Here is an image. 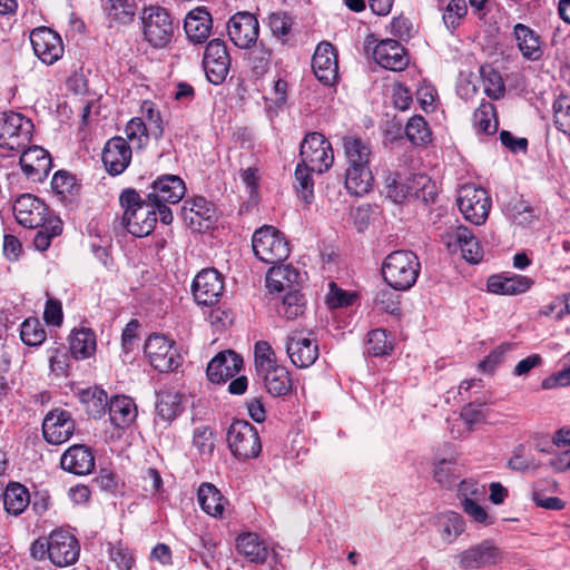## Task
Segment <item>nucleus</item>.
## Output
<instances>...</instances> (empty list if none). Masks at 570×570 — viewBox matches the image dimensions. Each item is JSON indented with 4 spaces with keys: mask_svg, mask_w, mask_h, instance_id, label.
I'll use <instances>...</instances> for the list:
<instances>
[{
    "mask_svg": "<svg viewBox=\"0 0 570 570\" xmlns=\"http://www.w3.org/2000/svg\"><path fill=\"white\" fill-rule=\"evenodd\" d=\"M286 353L295 366L306 368L318 358V344L314 338L295 331L287 336Z\"/></svg>",
    "mask_w": 570,
    "mask_h": 570,
    "instance_id": "obj_17",
    "label": "nucleus"
},
{
    "mask_svg": "<svg viewBox=\"0 0 570 570\" xmlns=\"http://www.w3.org/2000/svg\"><path fill=\"white\" fill-rule=\"evenodd\" d=\"M30 42L35 55L46 65H52L63 55L61 37L50 28L39 27L31 31Z\"/></svg>",
    "mask_w": 570,
    "mask_h": 570,
    "instance_id": "obj_13",
    "label": "nucleus"
},
{
    "mask_svg": "<svg viewBox=\"0 0 570 570\" xmlns=\"http://www.w3.org/2000/svg\"><path fill=\"white\" fill-rule=\"evenodd\" d=\"M187 202L185 203V206L183 207V215L185 219H189L191 224H194V215L200 218L209 219L212 217L213 208L212 205L203 197L195 198L190 203V207L187 208L186 206Z\"/></svg>",
    "mask_w": 570,
    "mask_h": 570,
    "instance_id": "obj_59",
    "label": "nucleus"
},
{
    "mask_svg": "<svg viewBox=\"0 0 570 570\" xmlns=\"http://www.w3.org/2000/svg\"><path fill=\"white\" fill-rule=\"evenodd\" d=\"M35 235L33 244L38 250H46L51 243V239L62 232V222L58 217H50L48 222L38 227Z\"/></svg>",
    "mask_w": 570,
    "mask_h": 570,
    "instance_id": "obj_48",
    "label": "nucleus"
},
{
    "mask_svg": "<svg viewBox=\"0 0 570 570\" xmlns=\"http://www.w3.org/2000/svg\"><path fill=\"white\" fill-rule=\"evenodd\" d=\"M213 19L204 8L191 10L185 18L184 29L187 38L194 43H203L210 36Z\"/></svg>",
    "mask_w": 570,
    "mask_h": 570,
    "instance_id": "obj_27",
    "label": "nucleus"
},
{
    "mask_svg": "<svg viewBox=\"0 0 570 570\" xmlns=\"http://www.w3.org/2000/svg\"><path fill=\"white\" fill-rule=\"evenodd\" d=\"M33 124L23 115L13 111L0 112V147L21 150L30 142Z\"/></svg>",
    "mask_w": 570,
    "mask_h": 570,
    "instance_id": "obj_6",
    "label": "nucleus"
},
{
    "mask_svg": "<svg viewBox=\"0 0 570 570\" xmlns=\"http://www.w3.org/2000/svg\"><path fill=\"white\" fill-rule=\"evenodd\" d=\"M533 281L522 275H493L488 279V289L494 294L519 295L525 293Z\"/></svg>",
    "mask_w": 570,
    "mask_h": 570,
    "instance_id": "obj_29",
    "label": "nucleus"
},
{
    "mask_svg": "<svg viewBox=\"0 0 570 570\" xmlns=\"http://www.w3.org/2000/svg\"><path fill=\"white\" fill-rule=\"evenodd\" d=\"M253 250L266 264H277L289 255V246L284 235L273 226L258 228L252 238Z\"/></svg>",
    "mask_w": 570,
    "mask_h": 570,
    "instance_id": "obj_5",
    "label": "nucleus"
},
{
    "mask_svg": "<svg viewBox=\"0 0 570 570\" xmlns=\"http://www.w3.org/2000/svg\"><path fill=\"white\" fill-rule=\"evenodd\" d=\"M227 32L235 46L248 49L257 41L259 23L253 13L237 12L229 19Z\"/></svg>",
    "mask_w": 570,
    "mask_h": 570,
    "instance_id": "obj_15",
    "label": "nucleus"
},
{
    "mask_svg": "<svg viewBox=\"0 0 570 570\" xmlns=\"http://www.w3.org/2000/svg\"><path fill=\"white\" fill-rule=\"evenodd\" d=\"M470 232L471 230L463 225L451 226L442 234L441 238L450 253H458L463 246V243H465Z\"/></svg>",
    "mask_w": 570,
    "mask_h": 570,
    "instance_id": "obj_55",
    "label": "nucleus"
},
{
    "mask_svg": "<svg viewBox=\"0 0 570 570\" xmlns=\"http://www.w3.org/2000/svg\"><path fill=\"white\" fill-rule=\"evenodd\" d=\"M507 468L523 473L530 470H537L539 462L530 453L528 445L520 443L513 448L512 455L507 462Z\"/></svg>",
    "mask_w": 570,
    "mask_h": 570,
    "instance_id": "obj_44",
    "label": "nucleus"
},
{
    "mask_svg": "<svg viewBox=\"0 0 570 570\" xmlns=\"http://www.w3.org/2000/svg\"><path fill=\"white\" fill-rule=\"evenodd\" d=\"M556 451L549 460L550 468L556 472H566L570 470V431L558 430L553 438Z\"/></svg>",
    "mask_w": 570,
    "mask_h": 570,
    "instance_id": "obj_32",
    "label": "nucleus"
},
{
    "mask_svg": "<svg viewBox=\"0 0 570 570\" xmlns=\"http://www.w3.org/2000/svg\"><path fill=\"white\" fill-rule=\"evenodd\" d=\"M305 299L298 291H288L283 297L282 304L277 312L284 318L292 321L304 313Z\"/></svg>",
    "mask_w": 570,
    "mask_h": 570,
    "instance_id": "obj_49",
    "label": "nucleus"
},
{
    "mask_svg": "<svg viewBox=\"0 0 570 570\" xmlns=\"http://www.w3.org/2000/svg\"><path fill=\"white\" fill-rule=\"evenodd\" d=\"M392 343L385 330H373L367 334V353L373 356H383L392 351Z\"/></svg>",
    "mask_w": 570,
    "mask_h": 570,
    "instance_id": "obj_54",
    "label": "nucleus"
},
{
    "mask_svg": "<svg viewBox=\"0 0 570 570\" xmlns=\"http://www.w3.org/2000/svg\"><path fill=\"white\" fill-rule=\"evenodd\" d=\"M505 214L514 224L520 226H528L535 218L533 208L522 202L509 204L505 207Z\"/></svg>",
    "mask_w": 570,
    "mask_h": 570,
    "instance_id": "obj_57",
    "label": "nucleus"
},
{
    "mask_svg": "<svg viewBox=\"0 0 570 570\" xmlns=\"http://www.w3.org/2000/svg\"><path fill=\"white\" fill-rule=\"evenodd\" d=\"M223 277L215 268L200 271L194 278L191 291L196 302L200 305H213L223 294Z\"/></svg>",
    "mask_w": 570,
    "mask_h": 570,
    "instance_id": "obj_16",
    "label": "nucleus"
},
{
    "mask_svg": "<svg viewBox=\"0 0 570 570\" xmlns=\"http://www.w3.org/2000/svg\"><path fill=\"white\" fill-rule=\"evenodd\" d=\"M96 351V336L89 328H80L72 333L70 352L76 358L90 357Z\"/></svg>",
    "mask_w": 570,
    "mask_h": 570,
    "instance_id": "obj_39",
    "label": "nucleus"
},
{
    "mask_svg": "<svg viewBox=\"0 0 570 570\" xmlns=\"http://www.w3.org/2000/svg\"><path fill=\"white\" fill-rule=\"evenodd\" d=\"M478 500H469L465 499V502H462V509L463 511L475 522L489 525L493 523V518L490 517L483 507H481L478 502Z\"/></svg>",
    "mask_w": 570,
    "mask_h": 570,
    "instance_id": "obj_64",
    "label": "nucleus"
},
{
    "mask_svg": "<svg viewBox=\"0 0 570 570\" xmlns=\"http://www.w3.org/2000/svg\"><path fill=\"white\" fill-rule=\"evenodd\" d=\"M301 163L317 174L326 171L334 161L331 142L320 132L306 135L299 149Z\"/></svg>",
    "mask_w": 570,
    "mask_h": 570,
    "instance_id": "obj_7",
    "label": "nucleus"
},
{
    "mask_svg": "<svg viewBox=\"0 0 570 570\" xmlns=\"http://www.w3.org/2000/svg\"><path fill=\"white\" fill-rule=\"evenodd\" d=\"M227 442L232 453L239 459L256 458L262 451L258 433L247 421H235L230 424Z\"/></svg>",
    "mask_w": 570,
    "mask_h": 570,
    "instance_id": "obj_8",
    "label": "nucleus"
},
{
    "mask_svg": "<svg viewBox=\"0 0 570 570\" xmlns=\"http://www.w3.org/2000/svg\"><path fill=\"white\" fill-rule=\"evenodd\" d=\"M406 138L414 145H424L431 140V132L422 116L410 118L405 126Z\"/></svg>",
    "mask_w": 570,
    "mask_h": 570,
    "instance_id": "obj_50",
    "label": "nucleus"
},
{
    "mask_svg": "<svg viewBox=\"0 0 570 570\" xmlns=\"http://www.w3.org/2000/svg\"><path fill=\"white\" fill-rule=\"evenodd\" d=\"M237 551L250 562L262 563L267 559L268 550L256 533H243L236 541Z\"/></svg>",
    "mask_w": 570,
    "mask_h": 570,
    "instance_id": "obj_35",
    "label": "nucleus"
},
{
    "mask_svg": "<svg viewBox=\"0 0 570 570\" xmlns=\"http://www.w3.org/2000/svg\"><path fill=\"white\" fill-rule=\"evenodd\" d=\"M131 147L122 137L110 138L102 150V163L111 176L122 174L131 161Z\"/></svg>",
    "mask_w": 570,
    "mask_h": 570,
    "instance_id": "obj_19",
    "label": "nucleus"
},
{
    "mask_svg": "<svg viewBox=\"0 0 570 570\" xmlns=\"http://www.w3.org/2000/svg\"><path fill=\"white\" fill-rule=\"evenodd\" d=\"M460 253L462 254V257L472 264H476L482 259L483 250L475 238V236L470 232L469 236L466 237L465 243H463V246L460 249Z\"/></svg>",
    "mask_w": 570,
    "mask_h": 570,
    "instance_id": "obj_63",
    "label": "nucleus"
},
{
    "mask_svg": "<svg viewBox=\"0 0 570 570\" xmlns=\"http://www.w3.org/2000/svg\"><path fill=\"white\" fill-rule=\"evenodd\" d=\"M513 33L517 46L525 59L535 61L542 56L540 38L532 29L518 23Z\"/></svg>",
    "mask_w": 570,
    "mask_h": 570,
    "instance_id": "obj_31",
    "label": "nucleus"
},
{
    "mask_svg": "<svg viewBox=\"0 0 570 570\" xmlns=\"http://www.w3.org/2000/svg\"><path fill=\"white\" fill-rule=\"evenodd\" d=\"M311 173L313 171L299 164L295 170L296 190L305 204H311L314 197Z\"/></svg>",
    "mask_w": 570,
    "mask_h": 570,
    "instance_id": "obj_56",
    "label": "nucleus"
},
{
    "mask_svg": "<svg viewBox=\"0 0 570 570\" xmlns=\"http://www.w3.org/2000/svg\"><path fill=\"white\" fill-rule=\"evenodd\" d=\"M108 413L111 423L124 429L135 421L137 409L130 397L117 395L110 399Z\"/></svg>",
    "mask_w": 570,
    "mask_h": 570,
    "instance_id": "obj_30",
    "label": "nucleus"
},
{
    "mask_svg": "<svg viewBox=\"0 0 570 570\" xmlns=\"http://www.w3.org/2000/svg\"><path fill=\"white\" fill-rule=\"evenodd\" d=\"M480 75L484 94L494 100L502 98L505 87L501 73L491 66H485L481 67Z\"/></svg>",
    "mask_w": 570,
    "mask_h": 570,
    "instance_id": "obj_45",
    "label": "nucleus"
},
{
    "mask_svg": "<svg viewBox=\"0 0 570 570\" xmlns=\"http://www.w3.org/2000/svg\"><path fill=\"white\" fill-rule=\"evenodd\" d=\"M105 9L109 20L119 24H127L135 17V4L130 0H107Z\"/></svg>",
    "mask_w": 570,
    "mask_h": 570,
    "instance_id": "obj_46",
    "label": "nucleus"
},
{
    "mask_svg": "<svg viewBox=\"0 0 570 570\" xmlns=\"http://www.w3.org/2000/svg\"><path fill=\"white\" fill-rule=\"evenodd\" d=\"M20 166L26 176L33 181H42L51 169L49 153L39 146L21 149Z\"/></svg>",
    "mask_w": 570,
    "mask_h": 570,
    "instance_id": "obj_23",
    "label": "nucleus"
},
{
    "mask_svg": "<svg viewBox=\"0 0 570 570\" xmlns=\"http://www.w3.org/2000/svg\"><path fill=\"white\" fill-rule=\"evenodd\" d=\"M73 431L75 422L67 411L53 410L43 419V438L51 444H61L68 441Z\"/></svg>",
    "mask_w": 570,
    "mask_h": 570,
    "instance_id": "obj_20",
    "label": "nucleus"
},
{
    "mask_svg": "<svg viewBox=\"0 0 570 570\" xmlns=\"http://www.w3.org/2000/svg\"><path fill=\"white\" fill-rule=\"evenodd\" d=\"M142 115L147 118L150 135L155 139H159L163 136L161 118L158 110H156L151 102L145 101L141 106Z\"/></svg>",
    "mask_w": 570,
    "mask_h": 570,
    "instance_id": "obj_61",
    "label": "nucleus"
},
{
    "mask_svg": "<svg viewBox=\"0 0 570 570\" xmlns=\"http://www.w3.org/2000/svg\"><path fill=\"white\" fill-rule=\"evenodd\" d=\"M30 502L28 490L19 484L11 483L3 493V505L8 513L18 515L24 511Z\"/></svg>",
    "mask_w": 570,
    "mask_h": 570,
    "instance_id": "obj_37",
    "label": "nucleus"
},
{
    "mask_svg": "<svg viewBox=\"0 0 570 570\" xmlns=\"http://www.w3.org/2000/svg\"><path fill=\"white\" fill-rule=\"evenodd\" d=\"M156 411L164 421H173L181 411V396L175 391H160L157 394Z\"/></svg>",
    "mask_w": 570,
    "mask_h": 570,
    "instance_id": "obj_42",
    "label": "nucleus"
},
{
    "mask_svg": "<svg viewBox=\"0 0 570 570\" xmlns=\"http://www.w3.org/2000/svg\"><path fill=\"white\" fill-rule=\"evenodd\" d=\"M343 149L346 168L370 167L371 146L356 136L343 137Z\"/></svg>",
    "mask_w": 570,
    "mask_h": 570,
    "instance_id": "obj_28",
    "label": "nucleus"
},
{
    "mask_svg": "<svg viewBox=\"0 0 570 570\" xmlns=\"http://www.w3.org/2000/svg\"><path fill=\"white\" fill-rule=\"evenodd\" d=\"M458 206L466 220L482 225L489 216L491 203L484 188L465 185L459 191Z\"/></svg>",
    "mask_w": 570,
    "mask_h": 570,
    "instance_id": "obj_9",
    "label": "nucleus"
},
{
    "mask_svg": "<svg viewBox=\"0 0 570 570\" xmlns=\"http://www.w3.org/2000/svg\"><path fill=\"white\" fill-rule=\"evenodd\" d=\"M468 7L465 0H450L443 10L442 19L445 27L455 30L466 16Z\"/></svg>",
    "mask_w": 570,
    "mask_h": 570,
    "instance_id": "obj_52",
    "label": "nucleus"
},
{
    "mask_svg": "<svg viewBox=\"0 0 570 570\" xmlns=\"http://www.w3.org/2000/svg\"><path fill=\"white\" fill-rule=\"evenodd\" d=\"M51 539V562L57 567H67L78 560L80 547L78 540L68 531L55 530Z\"/></svg>",
    "mask_w": 570,
    "mask_h": 570,
    "instance_id": "obj_21",
    "label": "nucleus"
},
{
    "mask_svg": "<svg viewBox=\"0 0 570 570\" xmlns=\"http://www.w3.org/2000/svg\"><path fill=\"white\" fill-rule=\"evenodd\" d=\"M293 26V19L283 11L272 12L268 16V27L276 37H285L289 33Z\"/></svg>",
    "mask_w": 570,
    "mask_h": 570,
    "instance_id": "obj_60",
    "label": "nucleus"
},
{
    "mask_svg": "<svg viewBox=\"0 0 570 570\" xmlns=\"http://www.w3.org/2000/svg\"><path fill=\"white\" fill-rule=\"evenodd\" d=\"M203 66L207 79L214 83H222L228 75L230 58L226 45L220 39H213L206 46Z\"/></svg>",
    "mask_w": 570,
    "mask_h": 570,
    "instance_id": "obj_12",
    "label": "nucleus"
},
{
    "mask_svg": "<svg viewBox=\"0 0 570 570\" xmlns=\"http://www.w3.org/2000/svg\"><path fill=\"white\" fill-rule=\"evenodd\" d=\"M86 412L94 419H100L109 410L110 400L107 393L98 387L87 389L81 394Z\"/></svg>",
    "mask_w": 570,
    "mask_h": 570,
    "instance_id": "obj_40",
    "label": "nucleus"
},
{
    "mask_svg": "<svg viewBox=\"0 0 570 570\" xmlns=\"http://www.w3.org/2000/svg\"><path fill=\"white\" fill-rule=\"evenodd\" d=\"M384 190L390 199L401 204L412 193L413 187L400 173L387 171L384 177Z\"/></svg>",
    "mask_w": 570,
    "mask_h": 570,
    "instance_id": "obj_38",
    "label": "nucleus"
},
{
    "mask_svg": "<svg viewBox=\"0 0 570 570\" xmlns=\"http://www.w3.org/2000/svg\"><path fill=\"white\" fill-rule=\"evenodd\" d=\"M465 531V521L456 512L449 511L440 517V535L445 543H453Z\"/></svg>",
    "mask_w": 570,
    "mask_h": 570,
    "instance_id": "obj_43",
    "label": "nucleus"
},
{
    "mask_svg": "<svg viewBox=\"0 0 570 570\" xmlns=\"http://www.w3.org/2000/svg\"><path fill=\"white\" fill-rule=\"evenodd\" d=\"M433 478L442 488L451 489L460 478L455 461L453 459H442L435 463Z\"/></svg>",
    "mask_w": 570,
    "mask_h": 570,
    "instance_id": "obj_47",
    "label": "nucleus"
},
{
    "mask_svg": "<svg viewBox=\"0 0 570 570\" xmlns=\"http://www.w3.org/2000/svg\"><path fill=\"white\" fill-rule=\"evenodd\" d=\"M17 222L26 228H38L48 222V207L37 196L31 194L20 195L13 205Z\"/></svg>",
    "mask_w": 570,
    "mask_h": 570,
    "instance_id": "obj_14",
    "label": "nucleus"
},
{
    "mask_svg": "<svg viewBox=\"0 0 570 570\" xmlns=\"http://www.w3.org/2000/svg\"><path fill=\"white\" fill-rule=\"evenodd\" d=\"M198 502L202 509L212 517H222L225 499L212 483H203L198 489Z\"/></svg>",
    "mask_w": 570,
    "mask_h": 570,
    "instance_id": "obj_36",
    "label": "nucleus"
},
{
    "mask_svg": "<svg viewBox=\"0 0 570 570\" xmlns=\"http://www.w3.org/2000/svg\"><path fill=\"white\" fill-rule=\"evenodd\" d=\"M186 187L180 177L165 175L153 183L147 198L155 205L159 203L177 204L183 199Z\"/></svg>",
    "mask_w": 570,
    "mask_h": 570,
    "instance_id": "obj_25",
    "label": "nucleus"
},
{
    "mask_svg": "<svg viewBox=\"0 0 570 570\" xmlns=\"http://www.w3.org/2000/svg\"><path fill=\"white\" fill-rule=\"evenodd\" d=\"M553 111L557 128L570 136V98L559 97L553 102Z\"/></svg>",
    "mask_w": 570,
    "mask_h": 570,
    "instance_id": "obj_58",
    "label": "nucleus"
},
{
    "mask_svg": "<svg viewBox=\"0 0 570 570\" xmlns=\"http://www.w3.org/2000/svg\"><path fill=\"white\" fill-rule=\"evenodd\" d=\"M298 278V272L289 265L273 266L266 274V286L271 293H279L291 289Z\"/></svg>",
    "mask_w": 570,
    "mask_h": 570,
    "instance_id": "obj_34",
    "label": "nucleus"
},
{
    "mask_svg": "<svg viewBox=\"0 0 570 570\" xmlns=\"http://www.w3.org/2000/svg\"><path fill=\"white\" fill-rule=\"evenodd\" d=\"M473 126L480 134L493 135L498 130V119L494 106L482 101L473 114Z\"/></svg>",
    "mask_w": 570,
    "mask_h": 570,
    "instance_id": "obj_41",
    "label": "nucleus"
},
{
    "mask_svg": "<svg viewBox=\"0 0 570 570\" xmlns=\"http://www.w3.org/2000/svg\"><path fill=\"white\" fill-rule=\"evenodd\" d=\"M124 208L122 223L127 230L136 237L148 236L155 228V204L141 196L132 188L125 189L119 197Z\"/></svg>",
    "mask_w": 570,
    "mask_h": 570,
    "instance_id": "obj_2",
    "label": "nucleus"
},
{
    "mask_svg": "<svg viewBox=\"0 0 570 570\" xmlns=\"http://www.w3.org/2000/svg\"><path fill=\"white\" fill-rule=\"evenodd\" d=\"M373 174L370 167L345 168V188L351 195H366L373 186Z\"/></svg>",
    "mask_w": 570,
    "mask_h": 570,
    "instance_id": "obj_33",
    "label": "nucleus"
},
{
    "mask_svg": "<svg viewBox=\"0 0 570 570\" xmlns=\"http://www.w3.org/2000/svg\"><path fill=\"white\" fill-rule=\"evenodd\" d=\"M485 494L484 487L480 485L478 482L473 480H463L460 482L458 488V497L462 502H465V499L469 500H479Z\"/></svg>",
    "mask_w": 570,
    "mask_h": 570,
    "instance_id": "obj_62",
    "label": "nucleus"
},
{
    "mask_svg": "<svg viewBox=\"0 0 570 570\" xmlns=\"http://www.w3.org/2000/svg\"><path fill=\"white\" fill-rule=\"evenodd\" d=\"M312 68L316 78L324 85H334L338 78V61L334 46L321 42L313 55Z\"/></svg>",
    "mask_w": 570,
    "mask_h": 570,
    "instance_id": "obj_18",
    "label": "nucleus"
},
{
    "mask_svg": "<svg viewBox=\"0 0 570 570\" xmlns=\"http://www.w3.org/2000/svg\"><path fill=\"white\" fill-rule=\"evenodd\" d=\"M502 553L499 547L491 540H484L461 551L455 556V561L462 570H476L499 563Z\"/></svg>",
    "mask_w": 570,
    "mask_h": 570,
    "instance_id": "obj_11",
    "label": "nucleus"
},
{
    "mask_svg": "<svg viewBox=\"0 0 570 570\" xmlns=\"http://www.w3.org/2000/svg\"><path fill=\"white\" fill-rule=\"evenodd\" d=\"M255 372L265 390L273 396L286 395L292 390L288 370L277 363L276 354L268 342L258 341L254 347Z\"/></svg>",
    "mask_w": 570,
    "mask_h": 570,
    "instance_id": "obj_1",
    "label": "nucleus"
},
{
    "mask_svg": "<svg viewBox=\"0 0 570 570\" xmlns=\"http://www.w3.org/2000/svg\"><path fill=\"white\" fill-rule=\"evenodd\" d=\"M145 353L151 366L159 372L173 371L180 364L174 343L164 335H150L145 343Z\"/></svg>",
    "mask_w": 570,
    "mask_h": 570,
    "instance_id": "obj_10",
    "label": "nucleus"
},
{
    "mask_svg": "<svg viewBox=\"0 0 570 570\" xmlns=\"http://www.w3.org/2000/svg\"><path fill=\"white\" fill-rule=\"evenodd\" d=\"M144 40L156 49L166 48L174 37V20L160 6L144 7L140 13Z\"/></svg>",
    "mask_w": 570,
    "mask_h": 570,
    "instance_id": "obj_4",
    "label": "nucleus"
},
{
    "mask_svg": "<svg viewBox=\"0 0 570 570\" xmlns=\"http://www.w3.org/2000/svg\"><path fill=\"white\" fill-rule=\"evenodd\" d=\"M20 337L26 345L37 346L46 340V332L37 318H27L21 324Z\"/></svg>",
    "mask_w": 570,
    "mask_h": 570,
    "instance_id": "obj_53",
    "label": "nucleus"
},
{
    "mask_svg": "<svg viewBox=\"0 0 570 570\" xmlns=\"http://www.w3.org/2000/svg\"><path fill=\"white\" fill-rule=\"evenodd\" d=\"M373 59L381 67L392 71H402L409 63L405 49L393 39H384L376 43L373 48Z\"/></svg>",
    "mask_w": 570,
    "mask_h": 570,
    "instance_id": "obj_22",
    "label": "nucleus"
},
{
    "mask_svg": "<svg viewBox=\"0 0 570 570\" xmlns=\"http://www.w3.org/2000/svg\"><path fill=\"white\" fill-rule=\"evenodd\" d=\"M60 465L70 473L86 475L95 468V456L90 448L82 444L72 445L61 455Z\"/></svg>",
    "mask_w": 570,
    "mask_h": 570,
    "instance_id": "obj_26",
    "label": "nucleus"
},
{
    "mask_svg": "<svg viewBox=\"0 0 570 570\" xmlns=\"http://www.w3.org/2000/svg\"><path fill=\"white\" fill-rule=\"evenodd\" d=\"M420 269V261L411 250H394L382 264L383 279L395 291L410 289L415 284Z\"/></svg>",
    "mask_w": 570,
    "mask_h": 570,
    "instance_id": "obj_3",
    "label": "nucleus"
},
{
    "mask_svg": "<svg viewBox=\"0 0 570 570\" xmlns=\"http://www.w3.org/2000/svg\"><path fill=\"white\" fill-rule=\"evenodd\" d=\"M127 139L137 148L147 145L150 135L149 126L139 117L130 119L125 129Z\"/></svg>",
    "mask_w": 570,
    "mask_h": 570,
    "instance_id": "obj_51",
    "label": "nucleus"
},
{
    "mask_svg": "<svg viewBox=\"0 0 570 570\" xmlns=\"http://www.w3.org/2000/svg\"><path fill=\"white\" fill-rule=\"evenodd\" d=\"M243 366V358L234 351L219 352L207 365L206 374L213 383H224L234 377Z\"/></svg>",
    "mask_w": 570,
    "mask_h": 570,
    "instance_id": "obj_24",
    "label": "nucleus"
}]
</instances>
